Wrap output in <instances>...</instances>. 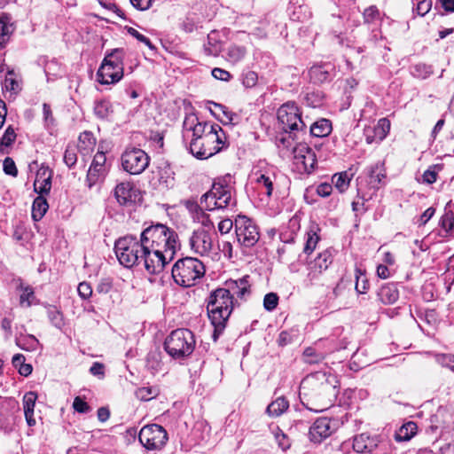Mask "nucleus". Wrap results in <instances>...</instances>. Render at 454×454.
Returning <instances> with one entry per match:
<instances>
[{"mask_svg": "<svg viewBox=\"0 0 454 454\" xmlns=\"http://www.w3.org/2000/svg\"><path fill=\"white\" fill-rule=\"evenodd\" d=\"M73 408L79 413H87L90 411V407L89 404L82 399L80 396H76L73 403Z\"/></svg>", "mask_w": 454, "mask_h": 454, "instance_id": "bf43d9fd", "label": "nucleus"}, {"mask_svg": "<svg viewBox=\"0 0 454 454\" xmlns=\"http://www.w3.org/2000/svg\"><path fill=\"white\" fill-rule=\"evenodd\" d=\"M205 274V266L201 261L193 257L179 259L172 267V278L180 286L191 287L196 285Z\"/></svg>", "mask_w": 454, "mask_h": 454, "instance_id": "6e6552de", "label": "nucleus"}, {"mask_svg": "<svg viewBox=\"0 0 454 454\" xmlns=\"http://www.w3.org/2000/svg\"><path fill=\"white\" fill-rule=\"evenodd\" d=\"M417 424L413 421L404 423L395 434L396 442L410 441L417 433Z\"/></svg>", "mask_w": 454, "mask_h": 454, "instance_id": "393cba45", "label": "nucleus"}, {"mask_svg": "<svg viewBox=\"0 0 454 454\" xmlns=\"http://www.w3.org/2000/svg\"><path fill=\"white\" fill-rule=\"evenodd\" d=\"M332 192L333 187L328 183H321L316 187V193L322 198H326L330 196Z\"/></svg>", "mask_w": 454, "mask_h": 454, "instance_id": "0e129e2a", "label": "nucleus"}, {"mask_svg": "<svg viewBox=\"0 0 454 454\" xmlns=\"http://www.w3.org/2000/svg\"><path fill=\"white\" fill-rule=\"evenodd\" d=\"M35 299V294L32 287L27 286L23 289L22 294L20 297V302L21 305L26 304L27 307L31 306Z\"/></svg>", "mask_w": 454, "mask_h": 454, "instance_id": "3c124183", "label": "nucleus"}, {"mask_svg": "<svg viewBox=\"0 0 454 454\" xmlns=\"http://www.w3.org/2000/svg\"><path fill=\"white\" fill-rule=\"evenodd\" d=\"M435 361L443 367H448L454 372V355L436 354Z\"/></svg>", "mask_w": 454, "mask_h": 454, "instance_id": "09e8293b", "label": "nucleus"}, {"mask_svg": "<svg viewBox=\"0 0 454 454\" xmlns=\"http://www.w3.org/2000/svg\"><path fill=\"white\" fill-rule=\"evenodd\" d=\"M390 129V122L386 118H382L379 121L377 127L375 128V134L379 137L380 141H382L387 135Z\"/></svg>", "mask_w": 454, "mask_h": 454, "instance_id": "de8ad7c7", "label": "nucleus"}, {"mask_svg": "<svg viewBox=\"0 0 454 454\" xmlns=\"http://www.w3.org/2000/svg\"><path fill=\"white\" fill-rule=\"evenodd\" d=\"M4 87L7 90L17 93L20 90L19 81L16 79V74L13 70H8L5 79Z\"/></svg>", "mask_w": 454, "mask_h": 454, "instance_id": "37998d69", "label": "nucleus"}, {"mask_svg": "<svg viewBox=\"0 0 454 454\" xmlns=\"http://www.w3.org/2000/svg\"><path fill=\"white\" fill-rule=\"evenodd\" d=\"M94 113L98 118H107L112 113L111 103L107 100L98 101L94 106Z\"/></svg>", "mask_w": 454, "mask_h": 454, "instance_id": "a19ab883", "label": "nucleus"}, {"mask_svg": "<svg viewBox=\"0 0 454 454\" xmlns=\"http://www.w3.org/2000/svg\"><path fill=\"white\" fill-rule=\"evenodd\" d=\"M4 171L5 174L16 176L18 175V170L15 165V162L12 159L7 157L4 160Z\"/></svg>", "mask_w": 454, "mask_h": 454, "instance_id": "680f3d73", "label": "nucleus"}, {"mask_svg": "<svg viewBox=\"0 0 454 454\" xmlns=\"http://www.w3.org/2000/svg\"><path fill=\"white\" fill-rule=\"evenodd\" d=\"M49 208L46 199L43 195L36 197L32 205V217L35 221L41 220Z\"/></svg>", "mask_w": 454, "mask_h": 454, "instance_id": "2f4dec72", "label": "nucleus"}, {"mask_svg": "<svg viewBox=\"0 0 454 454\" xmlns=\"http://www.w3.org/2000/svg\"><path fill=\"white\" fill-rule=\"evenodd\" d=\"M369 288V283L366 277L361 270H356V290L358 294H365Z\"/></svg>", "mask_w": 454, "mask_h": 454, "instance_id": "a18cd8bd", "label": "nucleus"}, {"mask_svg": "<svg viewBox=\"0 0 454 454\" xmlns=\"http://www.w3.org/2000/svg\"><path fill=\"white\" fill-rule=\"evenodd\" d=\"M48 316L51 323L58 328H61L64 325L62 314L56 309L51 308L48 310Z\"/></svg>", "mask_w": 454, "mask_h": 454, "instance_id": "5fc2aeb1", "label": "nucleus"}, {"mask_svg": "<svg viewBox=\"0 0 454 454\" xmlns=\"http://www.w3.org/2000/svg\"><path fill=\"white\" fill-rule=\"evenodd\" d=\"M258 75L254 71H247L242 75V83L247 88H253L256 85Z\"/></svg>", "mask_w": 454, "mask_h": 454, "instance_id": "603ef678", "label": "nucleus"}, {"mask_svg": "<svg viewBox=\"0 0 454 454\" xmlns=\"http://www.w3.org/2000/svg\"><path fill=\"white\" fill-rule=\"evenodd\" d=\"M325 358V355L322 352H317L312 347L307 348L303 351V360L309 364H318Z\"/></svg>", "mask_w": 454, "mask_h": 454, "instance_id": "e433bc0d", "label": "nucleus"}, {"mask_svg": "<svg viewBox=\"0 0 454 454\" xmlns=\"http://www.w3.org/2000/svg\"><path fill=\"white\" fill-rule=\"evenodd\" d=\"M77 161V147L74 145H68L64 153V162L71 168Z\"/></svg>", "mask_w": 454, "mask_h": 454, "instance_id": "c03bdc74", "label": "nucleus"}, {"mask_svg": "<svg viewBox=\"0 0 454 454\" xmlns=\"http://www.w3.org/2000/svg\"><path fill=\"white\" fill-rule=\"evenodd\" d=\"M136 397L146 402L155 398L159 395V389L155 387H142L136 390Z\"/></svg>", "mask_w": 454, "mask_h": 454, "instance_id": "4c0bfd02", "label": "nucleus"}, {"mask_svg": "<svg viewBox=\"0 0 454 454\" xmlns=\"http://www.w3.org/2000/svg\"><path fill=\"white\" fill-rule=\"evenodd\" d=\"M191 249L200 256H207L214 250L213 234L206 229L195 230L189 239Z\"/></svg>", "mask_w": 454, "mask_h": 454, "instance_id": "4468645a", "label": "nucleus"}, {"mask_svg": "<svg viewBox=\"0 0 454 454\" xmlns=\"http://www.w3.org/2000/svg\"><path fill=\"white\" fill-rule=\"evenodd\" d=\"M369 176L371 178V183L373 184V187L378 189L381 184L382 180L386 177L384 163L378 162L374 166H372Z\"/></svg>", "mask_w": 454, "mask_h": 454, "instance_id": "72a5a7b5", "label": "nucleus"}, {"mask_svg": "<svg viewBox=\"0 0 454 454\" xmlns=\"http://www.w3.org/2000/svg\"><path fill=\"white\" fill-rule=\"evenodd\" d=\"M439 225L445 231L447 234H450L454 229V210L450 205V202L447 203L444 207V213L442 215Z\"/></svg>", "mask_w": 454, "mask_h": 454, "instance_id": "c756f323", "label": "nucleus"}, {"mask_svg": "<svg viewBox=\"0 0 454 454\" xmlns=\"http://www.w3.org/2000/svg\"><path fill=\"white\" fill-rule=\"evenodd\" d=\"M278 303V296L274 293H269L264 296L263 306L266 310H273Z\"/></svg>", "mask_w": 454, "mask_h": 454, "instance_id": "864d4df0", "label": "nucleus"}, {"mask_svg": "<svg viewBox=\"0 0 454 454\" xmlns=\"http://www.w3.org/2000/svg\"><path fill=\"white\" fill-rule=\"evenodd\" d=\"M256 183L265 188V193L270 196L273 192V180L272 177L265 174H260L256 178Z\"/></svg>", "mask_w": 454, "mask_h": 454, "instance_id": "49530a36", "label": "nucleus"}, {"mask_svg": "<svg viewBox=\"0 0 454 454\" xmlns=\"http://www.w3.org/2000/svg\"><path fill=\"white\" fill-rule=\"evenodd\" d=\"M330 65L313 66L309 71L310 80L316 83L326 82L330 76Z\"/></svg>", "mask_w": 454, "mask_h": 454, "instance_id": "cd10ccee", "label": "nucleus"}, {"mask_svg": "<svg viewBox=\"0 0 454 454\" xmlns=\"http://www.w3.org/2000/svg\"><path fill=\"white\" fill-rule=\"evenodd\" d=\"M294 164L301 172L310 173L317 165L315 152L305 143L298 144L293 149Z\"/></svg>", "mask_w": 454, "mask_h": 454, "instance_id": "ddd939ff", "label": "nucleus"}, {"mask_svg": "<svg viewBox=\"0 0 454 454\" xmlns=\"http://www.w3.org/2000/svg\"><path fill=\"white\" fill-rule=\"evenodd\" d=\"M127 31L128 33L135 37L137 40H138L139 42L145 43L146 46H148L150 49H153V43H151L150 39L146 36H145L144 35L140 34L137 30H136L135 28L131 27H127Z\"/></svg>", "mask_w": 454, "mask_h": 454, "instance_id": "4d7b16f0", "label": "nucleus"}, {"mask_svg": "<svg viewBox=\"0 0 454 454\" xmlns=\"http://www.w3.org/2000/svg\"><path fill=\"white\" fill-rule=\"evenodd\" d=\"M205 52L209 56H217L221 51V43L217 39V33L212 31L207 35V43L204 46Z\"/></svg>", "mask_w": 454, "mask_h": 454, "instance_id": "f704fd0d", "label": "nucleus"}, {"mask_svg": "<svg viewBox=\"0 0 454 454\" xmlns=\"http://www.w3.org/2000/svg\"><path fill=\"white\" fill-rule=\"evenodd\" d=\"M125 51L121 48H116L106 53L101 63V73L108 72L109 67L116 70L118 74H123V59Z\"/></svg>", "mask_w": 454, "mask_h": 454, "instance_id": "6ab92c4d", "label": "nucleus"}, {"mask_svg": "<svg viewBox=\"0 0 454 454\" xmlns=\"http://www.w3.org/2000/svg\"><path fill=\"white\" fill-rule=\"evenodd\" d=\"M235 233L239 244L244 248L253 247L260 239L257 225L243 215L235 218Z\"/></svg>", "mask_w": 454, "mask_h": 454, "instance_id": "1a4fd4ad", "label": "nucleus"}, {"mask_svg": "<svg viewBox=\"0 0 454 454\" xmlns=\"http://www.w3.org/2000/svg\"><path fill=\"white\" fill-rule=\"evenodd\" d=\"M37 400V394L34 391L27 392L23 396V410L27 424L29 427H34L36 424L34 417L35 402Z\"/></svg>", "mask_w": 454, "mask_h": 454, "instance_id": "4be33fe9", "label": "nucleus"}, {"mask_svg": "<svg viewBox=\"0 0 454 454\" xmlns=\"http://www.w3.org/2000/svg\"><path fill=\"white\" fill-rule=\"evenodd\" d=\"M149 161V156L140 148H127L121 155L122 168L131 175H139L144 172Z\"/></svg>", "mask_w": 454, "mask_h": 454, "instance_id": "f8f14e48", "label": "nucleus"}, {"mask_svg": "<svg viewBox=\"0 0 454 454\" xmlns=\"http://www.w3.org/2000/svg\"><path fill=\"white\" fill-rule=\"evenodd\" d=\"M235 227V221L233 222L230 218H224L221 220L217 225V230L220 234L224 235L228 234L231 229Z\"/></svg>", "mask_w": 454, "mask_h": 454, "instance_id": "6e6d98bb", "label": "nucleus"}, {"mask_svg": "<svg viewBox=\"0 0 454 454\" xmlns=\"http://www.w3.org/2000/svg\"><path fill=\"white\" fill-rule=\"evenodd\" d=\"M16 139V133L12 126H9L0 139L1 146H10Z\"/></svg>", "mask_w": 454, "mask_h": 454, "instance_id": "8fccbe9b", "label": "nucleus"}, {"mask_svg": "<svg viewBox=\"0 0 454 454\" xmlns=\"http://www.w3.org/2000/svg\"><path fill=\"white\" fill-rule=\"evenodd\" d=\"M209 126L207 123L199 122L196 127L192 130V138L193 137H201L209 130Z\"/></svg>", "mask_w": 454, "mask_h": 454, "instance_id": "338daca9", "label": "nucleus"}, {"mask_svg": "<svg viewBox=\"0 0 454 454\" xmlns=\"http://www.w3.org/2000/svg\"><path fill=\"white\" fill-rule=\"evenodd\" d=\"M212 75L214 78L217 80L225 82L229 81L231 77V74L228 71L219 67H215L212 70Z\"/></svg>", "mask_w": 454, "mask_h": 454, "instance_id": "774afa93", "label": "nucleus"}, {"mask_svg": "<svg viewBox=\"0 0 454 454\" xmlns=\"http://www.w3.org/2000/svg\"><path fill=\"white\" fill-rule=\"evenodd\" d=\"M234 301L223 288L213 291L207 304V310L211 324L215 327L214 338L221 334L226 327L227 321L233 310Z\"/></svg>", "mask_w": 454, "mask_h": 454, "instance_id": "7ed1b4c3", "label": "nucleus"}, {"mask_svg": "<svg viewBox=\"0 0 454 454\" xmlns=\"http://www.w3.org/2000/svg\"><path fill=\"white\" fill-rule=\"evenodd\" d=\"M13 32L12 24L6 19H0V47L4 48Z\"/></svg>", "mask_w": 454, "mask_h": 454, "instance_id": "c9c22d12", "label": "nucleus"}, {"mask_svg": "<svg viewBox=\"0 0 454 454\" xmlns=\"http://www.w3.org/2000/svg\"><path fill=\"white\" fill-rule=\"evenodd\" d=\"M332 180L335 188L340 192H344L348 188L350 184V177L347 172L334 174Z\"/></svg>", "mask_w": 454, "mask_h": 454, "instance_id": "58836bf2", "label": "nucleus"}, {"mask_svg": "<svg viewBox=\"0 0 454 454\" xmlns=\"http://www.w3.org/2000/svg\"><path fill=\"white\" fill-rule=\"evenodd\" d=\"M432 7L431 0H420L416 7V12L419 16H425Z\"/></svg>", "mask_w": 454, "mask_h": 454, "instance_id": "69168bd1", "label": "nucleus"}, {"mask_svg": "<svg viewBox=\"0 0 454 454\" xmlns=\"http://www.w3.org/2000/svg\"><path fill=\"white\" fill-rule=\"evenodd\" d=\"M51 171L48 168H41L34 182L35 192L40 195L46 194L51 188Z\"/></svg>", "mask_w": 454, "mask_h": 454, "instance_id": "412c9836", "label": "nucleus"}, {"mask_svg": "<svg viewBox=\"0 0 454 454\" xmlns=\"http://www.w3.org/2000/svg\"><path fill=\"white\" fill-rule=\"evenodd\" d=\"M114 251L119 262L126 268H131L143 262L146 269V261L151 258L150 252L145 249L141 239L127 235L120 238L114 245Z\"/></svg>", "mask_w": 454, "mask_h": 454, "instance_id": "39448f33", "label": "nucleus"}, {"mask_svg": "<svg viewBox=\"0 0 454 454\" xmlns=\"http://www.w3.org/2000/svg\"><path fill=\"white\" fill-rule=\"evenodd\" d=\"M138 439L141 444L148 450H160L167 443L168 433L160 425H146L140 430Z\"/></svg>", "mask_w": 454, "mask_h": 454, "instance_id": "9b49d317", "label": "nucleus"}, {"mask_svg": "<svg viewBox=\"0 0 454 454\" xmlns=\"http://www.w3.org/2000/svg\"><path fill=\"white\" fill-rule=\"evenodd\" d=\"M224 138V132L219 125H210L203 137L192 138L190 151L198 159H207L222 150Z\"/></svg>", "mask_w": 454, "mask_h": 454, "instance_id": "423d86ee", "label": "nucleus"}, {"mask_svg": "<svg viewBox=\"0 0 454 454\" xmlns=\"http://www.w3.org/2000/svg\"><path fill=\"white\" fill-rule=\"evenodd\" d=\"M337 377L325 372L307 375L300 384L299 396L302 404L315 412L331 407L338 395Z\"/></svg>", "mask_w": 454, "mask_h": 454, "instance_id": "f03ea898", "label": "nucleus"}, {"mask_svg": "<svg viewBox=\"0 0 454 454\" xmlns=\"http://www.w3.org/2000/svg\"><path fill=\"white\" fill-rule=\"evenodd\" d=\"M378 445V441L374 437H371L367 434H360L356 435L353 440V449L356 452H371Z\"/></svg>", "mask_w": 454, "mask_h": 454, "instance_id": "5701e85b", "label": "nucleus"}, {"mask_svg": "<svg viewBox=\"0 0 454 454\" xmlns=\"http://www.w3.org/2000/svg\"><path fill=\"white\" fill-rule=\"evenodd\" d=\"M310 134L317 137H327L332 131V123L329 120L320 119L309 128Z\"/></svg>", "mask_w": 454, "mask_h": 454, "instance_id": "bb28decb", "label": "nucleus"}, {"mask_svg": "<svg viewBox=\"0 0 454 454\" xmlns=\"http://www.w3.org/2000/svg\"><path fill=\"white\" fill-rule=\"evenodd\" d=\"M289 408L288 401L283 397H278L276 400L272 401L266 409V413L270 417H279Z\"/></svg>", "mask_w": 454, "mask_h": 454, "instance_id": "a878e982", "label": "nucleus"}, {"mask_svg": "<svg viewBox=\"0 0 454 454\" xmlns=\"http://www.w3.org/2000/svg\"><path fill=\"white\" fill-rule=\"evenodd\" d=\"M96 139L93 134L90 131H84L79 136L77 148L82 154H87L94 148Z\"/></svg>", "mask_w": 454, "mask_h": 454, "instance_id": "c85d7f7f", "label": "nucleus"}, {"mask_svg": "<svg viewBox=\"0 0 454 454\" xmlns=\"http://www.w3.org/2000/svg\"><path fill=\"white\" fill-rule=\"evenodd\" d=\"M231 205H236V200L232 198V187L222 182H215L212 188L200 197V204L196 201L186 202V207L192 215L201 207L213 211L224 209Z\"/></svg>", "mask_w": 454, "mask_h": 454, "instance_id": "20e7f679", "label": "nucleus"}, {"mask_svg": "<svg viewBox=\"0 0 454 454\" xmlns=\"http://www.w3.org/2000/svg\"><path fill=\"white\" fill-rule=\"evenodd\" d=\"M278 121L285 132L292 133L302 130L306 127L298 106L292 102H287L278 108Z\"/></svg>", "mask_w": 454, "mask_h": 454, "instance_id": "9d476101", "label": "nucleus"}, {"mask_svg": "<svg viewBox=\"0 0 454 454\" xmlns=\"http://www.w3.org/2000/svg\"><path fill=\"white\" fill-rule=\"evenodd\" d=\"M380 12L378 8L374 5H372L366 8L364 12V19L366 22L371 23L379 19Z\"/></svg>", "mask_w": 454, "mask_h": 454, "instance_id": "13d9d810", "label": "nucleus"}, {"mask_svg": "<svg viewBox=\"0 0 454 454\" xmlns=\"http://www.w3.org/2000/svg\"><path fill=\"white\" fill-rule=\"evenodd\" d=\"M140 239L145 249L150 252L146 261V270L150 274H157L175 257L179 247L176 232L162 223L151 224L144 229Z\"/></svg>", "mask_w": 454, "mask_h": 454, "instance_id": "f257e3e1", "label": "nucleus"}, {"mask_svg": "<svg viewBox=\"0 0 454 454\" xmlns=\"http://www.w3.org/2000/svg\"><path fill=\"white\" fill-rule=\"evenodd\" d=\"M15 342L19 348L26 351H35L39 346V340L32 334H20Z\"/></svg>", "mask_w": 454, "mask_h": 454, "instance_id": "7c9ffc66", "label": "nucleus"}, {"mask_svg": "<svg viewBox=\"0 0 454 454\" xmlns=\"http://www.w3.org/2000/svg\"><path fill=\"white\" fill-rule=\"evenodd\" d=\"M199 119L196 115L191 114L185 117L184 121V129L185 132H192L194 127L199 123Z\"/></svg>", "mask_w": 454, "mask_h": 454, "instance_id": "e2e57ef3", "label": "nucleus"}, {"mask_svg": "<svg viewBox=\"0 0 454 454\" xmlns=\"http://www.w3.org/2000/svg\"><path fill=\"white\" fill-rule=\"evenodd\" d=\"M114 196L121 206L129 207L141 200V193L133 184L121 182L114 189Z\"/></svg>", "mask_w": 454, "mask_h": 454, "instance_id": "dca6fc26", "label": "nucleus"}, {"mask_svg": "<svg viewBox=\"0 0 454 454\" xmlns=\"http://www.w3.org/2000/svg\"><path fill=\"white\" fill-rule=\"evenodd\" d=\"M106 156L103 152H98L92 160V163L87 173V181L91 187L98 182L106 173Z\"/></svg>", "mask_w": 454, "mask_h": 454, "instance_id": "a211bd4d", "label": "nucleus"}, {"mask_svg": "<svg viewBox=\"0 0 454 454\" xmlns=\"http://www.w3.org/2000/svg\"><path fill=\"white\" fill-rule=\"evenodd\" d=\"M248 277H244L237 280L230 279L226 281L223 289L229 293V296L234 299L237 296L239 299H246L250 294V285L247 280Z\"/></svg>", "mask_w": 454, "mask_h": 454, "instance_id": "aec40b11", "label": "nucleus"}, {"mask_svg": "<svg viewBox=\"0 0 454 454\" xmlns=\"http://www.w3.org/2000/svg\"><path fill=\"white\" fill-rule=\"evenodd\" d=\"M335 431V424L327 417L316 419L309 427V436L311 442L320 443Z\"/></svg>", "mask_w": 454, "mask_h": 454, "instance_id": "2eb2a0df", "label": "nucleus"}, {"mask_svg": "<svg viewBox=\"0 0 454 454\" xmlns=\"http://www.w3.org/2000/svg\"><path fill=\"white\" fill-rule=\"evenodd\" d=\"M195 345L194 334L186 328L172 331L164 341L166 352L176 360H183L190 356L194 351Z\"/></svg>", "mask_w": 454, "mask_h": 454, "instance_id": "0eeeda50", "label": "nucleus"}, {"mask_svg": "<svg viewBox=\"0 0 454 454\" xmlns=\"http://www.w3.org/2000/svg\"><path fill=\"white\" fill-rule=\"evenodd\" d=\"M77 292L82 299L87 300L92 294V288L89 283L82 282L77 287Z\"/></svg>", "mask_w": 454, "mask_h": 454, "instance_id": "052dcab7", "label": "nucleus"}, {"mask_svg": "<svg viewBox=\"0 0 454 454\" xmlns=\"http://www.w3.org/2000/svg\"><path fill=\"white\" fill-rule=\"evenodd\" d=\"M332 254L328 250L320 253L313 261L308 263L307 278L310 284L318 278L319 275L332 263Z\"/></svg>", "mask_w": 454, "mask_h": 454, "instance_id": "f3484780", "label": "nucleus"}, {"mask_svg": "<svg viewBox=\"0 0 454 454\" xmlns=\"http://www.w3.org/2000/svg\"><path fill=\"white\" fill-rule=\"evenodd\" d=\"M319 239L320 238L317 235V231H314L313 229L309 230L307 232V239L303 248V252L307 254H311L315 250Z\"/></svg>", "mask_w": 454, "mask_h": 454, "instance_id": "ea45409f", "label": "nucleus"}, {"mask_svg": "<svg viewBox=\"0 0 454 454\" xmlns=\"http://www.w3.org/2000/svg\"><path fill=\"white\" fill-rule=\"evenodd\" d=\"M123 76V74H118L116 70L109 67L108 72L101 73V66L99 67L97 77L101 84H114L118 82Z\"/></svg>", "mask_w": 454, "mask_h": 454, "instance_id": "473e14b6", "label": "nucleus"}, {"mask_svg": "<svg viewBox=\"0 0 454 454\" xmlns=\"http://www.w3.org/2000/svg\"><path fill=\"white\" fill-rule=\"evenodd\" d=\"M245 54L244 47L232 45L228 48L227 59L231 63H237L244 58Z\"/></svg>", "mask_w": 454, "mask_h": 454, "instance_id": "79ce46f5", "label": "nucleus"}, {"mask_svg": "<svg viewBox=\"0 0 454 454\" xmlns=\"http://www.w3.org/2000/svg\"><path fill=\"white\" fill-rule=\"evenodd\" d=\"M378 296L382 303L393 304L399 298V291L395 283H387L380 288Z\"/></svg>", "mask_w": 454, "mask_h": 454, "instance_id": "b1692460", "label": "nucleus"}]
</instances>
